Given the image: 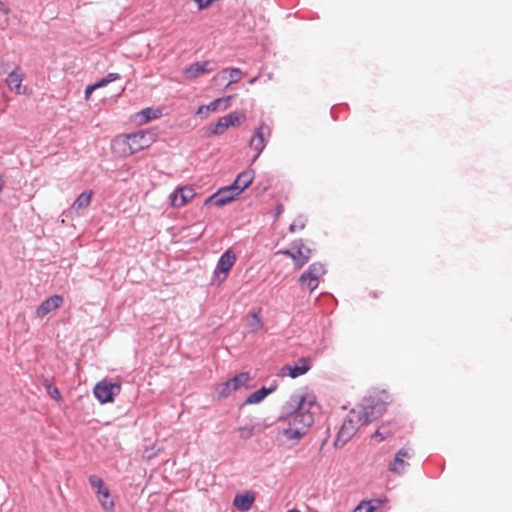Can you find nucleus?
Masks as SVG:
<instances>
[{
    "label": "nucleus",
    "mask_w": 512,
    "mask_h": 512,
    "mask_svg": "<svg viewBox=\"0 0 512 512\" xmlns=\"http://www.w3.org/2000/svg\"><path fill=\"white\" fill-rule=\"evenodd\" d=\"M308 390L307 387L304 388ZM314 392H294L282 405L276 422H288L279 433L294 443L301 441L314 423V409H319Z\"/></svg>",
    "instance_id": "nucleus-1"
},
{
    "label": "nucleus",
    "mask_w": 512,
    "mask_h": 512,
    "mask_svg": "<svg viewBox=\"0 0 512 512\" xmlns=\"http://www.w3.org/2000/svg\"><path fill=\"white\" fill-rule=\"evenodd\" d=\"M392 402L390 393L385 389H373L364 398L362 410L358 414V420L363 425H368L382 416L387 406Z\"/></svg>",
    "instance_id": "nucleus-2"
},
{
    "label": "nucleus",
    "mask_w": 512,
    "mask_h": 512,
    "mask_svg": "<svg viewBox=\"0 0 512 512\" xmlns=\"http://www.w3.org/2000/svg\"><path fill=\"white\" fill-rule=\"evenodd\" d=\"M124 138L123 143L128 148V155H134L146 148H149L156 138V133L152 129H141L136 132L124 133L121 135Z\"/></svg>",
    "instance_id": "nucleus-3"
},
{
    "label": "nucleus",
    "mask_w": 512,
    "mask_h": 512,
    "mask_svg": "<svg viewBox=\"0 0 512 512\" xmlns=\"http://www.w3.org/2000/svg\"><path fill=\"white\" fill-rule=\"evenodd\" d=\"M276 254L290 258L294 264L295 269L299 270L309 262L313 251L310 247L304 245L302 238H298L293 240L289 247L280 249L276 252Z\"/></svg>",
    "instance_id": "nucleus-4"
},
{
    "label": "nucleus",
    "mask_w": 512,
    "mask_h": 512,
    "mask_svg": "<svg viewBox=\"0 0 512 512\" xmlns=\"http://www.w3.org/2000/svg\"><path fill=\"white\" fill-rule=\"evenodd\" d=\"M121 388V383L104 378L94 385L92 393L101 405H105L114 402L120 394Z\"/></svg>",
    "instance_id": "nucleus-5"
},
{
    "label": "nucleus",
    "mask_w": 512,
    "mask_h": 512,
    "mask_svg": "<svg viewBox=\"0 0 512 512\" xmlns=\"http://www.w3.org/2000/svg\"><path fill=\"white\" fill-rule=\"evenodd\" d=\"M251 379L249 372H239L228 378L222 383L221 388L218 390L217 395L214 396V400H221L228 398L232 392L240 390L242 387L249 390L253 386L248 384Z\"/></svg>",
    "instance_id": "nucleus-6"
},
{
    "label": "nucleus",
    "mask_w": 512,
    "mask_h": 512,
    "mask_svg": "<svg viewBox=\"0 0 512 512\" xmlns=\"http://www.w3.org/2000/svg\"><path fill=\"white\" fill-rule=\"evenodd\" d=\"M237 261V255L232 247L227 248L218 258L212 279L215 283H223L230 274L231 269Z\"/></svg>",
    "instance_id": "nucleus-7"
},
{
    "label": "nucleus",
    "mask_w": 512,
    "mask_h": 512,
    "mask_svg": "<svg viewBox=\"0 0 512 512\" xmlns=\"http://www.w3.org/2000/svg\"><path fill=\"white\" fill-rule=\"evenodd\" d=\"M88 482L90 486L93 488L100 506L105 511H114L115 502L112 499L111 491L107 487L104 480L100 476L92 474L88 477Z\"/></svg>",
    "instance_id": "nucleus-8"
},
{
    "label": "nucleus",
    "mask_w": 512,
    "mask_h": 512,
    "mask_svg": "<svg viewBox=\"0 0 512 512\" xmlns=\"http://www.w3.org/2000/svg\"><path fill=\"white\" fill-rule=\"evenodd\" d=\"M327 272L322 262L316 261L311 263L308 268L299 276L300 285H306L309 292H314L319 285V279Z\"/></svg>",
    "instance_id": "nucleus-9"
},
{
    "label": "nucleus",
    "mask_w": 512,
    "mask_h": 512,
    "mask_svg": "<svg viewBox=\"0 0 512 512\" xmlns=\"http://www.w3.org/2000/svg\"><path fill=\"white\" fill-rule=\"evenodd\" d=\"M195 196L196 192L192 185H178L168 195V204L179 209L186 206Z\"/></svg>",
    "instance_id": "nucleus-10"
},
{
    "label": "nucleus",
    "mask_w": 512,
    "mask_h": 512,
    "mask_svg": "<svg viewBox=\"0 0 512 512\" xmlns=\"http://www.w3.org/2000/svg\"><path fill=\"white\" fill-rule=\"evenodd\" d=\"M357 430L358 427L356 425V422L350 415H347L336 433L333 442V447L335 449L343 448L355 435Z\"/></svg>",
    "instance_id": "nucleus-11"
},
{
    "label": "nucleus",
    "mask_w": 512,
    "mask_h": 512,
    "mask_svg": "<svg viewBox=\"0 0 512 512\" xmlns=\"http://www.w3.org/2000/svg\"><path fill=\"white\" fill-rule=\"evenodd\" d=\"M271 132L270 126L261 121L258 126L255 127L248 141V146L252 147L255 152L263 153L268 144Z\"/></svg>",
    "instance_id": "nucleus-12"
},
{
    "label": "nucleus",
    "mask_w": 512,
    "mask_h": 512,
    "mask_svg": "<svg viewBox=\"0 0 512 512\" xmlns=\"http://www.w3.org/2000/svg\"><path fill=\"white\" fill-rule=\"evenodd\" d=\"M312 368V360L310 357H300L292 364H285L280 369L281 376H287L292 379H296L302 375H305Z\"/></svg>",
    "instance_id": "nucleus-13"
},
{
    "label": "nucleus",
    "mask_w": 512,
    "mask_h": 512,
    "mask_svg": "<svg viewBox=\"0 0 512 512\" xmlns=\"http://www.w3.org/2000/svg\"><path fill=\"white\" fill-rule=\"evenodd\" d=\"M216 67L214 60L195 61L183 69L182 75L186 80H194L201 75L212 73Z\"/></svg>",
    "instance_id": "nucleus-14"
},
{
    "label": "nucleus",
    "mask_w": 512,
    "mask_h": 512,
    "mask_svg": "<svg viewBox=\"0 0 512 512\" xmlns=\"http://www.w3.org/2000/svg\"><path fill=\"white\" fill-rule=\"evenodd\" d=\"M414 454V450L407 445L400 448L396 451L392 461L389 463L388 471L396 475H402L405 472L406 467L410 466V464L405 461V458L412 459Z\"/></svg>",
    "instance_id": "nucleus-15"
},
{
    "label": "nucleus",
    "mask_w": 512,
    "mask_h": 512,
    "mask_svg": "<svg viewBox=\"0 0 512 512\" xmlns=\"http://www.w3.org/2000/svg\"><path fill=\"white\" fill-rule=\"evenodd\" d=\"M25 73L22 71L19 65H15L14 68L8 72L5 78V83L9 89L18 95H27L29 93L28 87L22 85L25 79Z\"/></svg>",
    "instance_id": "nucleus-16"
},
{
    "label": "nucleus",
    "mask_w": 512,
    "mask_h": 512,
    "mask_svg": "<svg viewBox=\"0 0 512 512\" xmlns=\"http://www.w3.org/2000/svg\"><path fill=\"white\" fill-rule=\"evenodd\" d=\"M256 495V492L253 490L237 492L233 498L232 505L238 512H248L255 502Z\"/></svg>",
    "instance_id": "nucleus-17"
},
{
    "label": "nucleus",
    "mask_w": 512,
    "mask_h": 512,
    "mask_svg": "<svg viewBox=\"0 0 512 512\" xmlns=\"http://www.w3.org/2000/svg\"><path fill=\"white\" fill-rule=\"evenodd\" d=\"M63 300V296L57 293L45 298L36 308V317L43 318L50 312L58 309L62 305Z\"/></svg>",
    "instance_id": "nucleus-18"
},
{
    "label": "nucleus",
    "mask_w": 512,
    "mask_h": 512,
    "mask_svg": "<svg viewBox=\"0 0 512 512\" xmlns=\"http://www.w3.org/2000/svg\"><path fill=\"white\" fill-rule=\"evenodd\" d=\"M215 194L218 200L217 207L219 208L232 203L241 195L230 183L219 187Z\"/></svg>",
    "instance_id": "nucleus-19"
},
{
    "label": "nucleus",
    "mask_w": 512,
    "mask_h": 512,
    "mask_svg": "<svg viewBox=\"0 0 512 512\" xmlns=\"http://www.w3.org/2000/svg\"><path fill=\"white\" fill-rule=\"evenodd\" d=\"M163 107L149 106L138 111L133 120L140 125L147 124L153 120L159 119L163 116Z\"/></svg>",
    "instance_id": "nucleus-20"
},
{
    "label": "nucleus",
    "mask_w": 512,
    "mask_h": 512,
    "mask_svg": "<svg viewBox=\"0 0 512 512\" xmlns=\"http://www.w3.org/2000/svg\"><path fill=\"white\" fill-rule=\"evenodd\" d=\"M255 178V170L250 166L239 172L234 180L230 183L234 188L242 194L253 182Z\"/></svg>",
    "instance_id": "nucleus-21"
},
{
    "label": "nucleus",
    "mask_w": 512,
    "mask_h": 512,
    "mask_svg": "<svg viewBox=\"0 0 512 512\" xmlns=\"http://www.w3.org/2000/svg\"><path fill=\"white\" fill-rule=\"evenodd\" d=\"M243 76V71L238 67H226L223 68L217 75L213 77L214 80L221 78L222 80H228L225 87L230 86L233 83L238 82Z\"/></svg>",
    "instance_id": "nucleus-22"
},
{
    "label": "nucleus",
    "mask_w": 512,
    "mask_h": 512,
    "mask_svg": "<svg viewBox=\"0 0 512 512\" xmlns=\"http://www.w3.org/2000/svg\"><path fill=\"white\" fill-rule=\"evenodd\" d=\"M387 502L388 498L386 496L362 499L355 507V511L365 510V512H375L377 509L382 507Z\"/></svg>",
    "instance_id": "nucleus-23"
},
{
    "label": "nucleus",
    "mask_w": 512,
    "mask_h": 512,
    "mask_svg": "<svg viewBox=\"0 0 512 512\" xmlns=\"http://www.w3.org/2000/svg\"><path fill=\"white\" fill-rule=\"evenodd\" d=\"M221 118L226 126V129L238 127L247 119L246 114L238 110L231 111Z\"/></svg>",
    "instance_id": "nucleus-24"
},
{
    "label": "nucleus",
    "mask_w": 512,
    "mask_h": 512,
    "mask_svg": "<svg viewBox=\"0 0 512 512\" xmlns=\"http://www.w3.org/2000/svg\"><path fill=\"white\" fill-rule=\"evenodd\" d=\"M93 195H94L93 190H91V189L84 190L73 201L71 208L74 209L75 211H77L78 213L80 211H83L91 204Z\"/></svg>",
    "instance_id": "nucleus-25"
},
{
    "label": "nucleus",
    "mask_w": 512,
    "mask_h": 512,
    "mask_svg": "<svg viewBox=\"0 0 512 512\" xmlns=\"http://www.w3.org/2000/svg\"><path fill=\"white\" fill-rule=\"evenodd\" d=\"M41 384L45 389L47 395L57 403L64 401L60 389L47 377H42Z\"/></svg>",
    "instance_id": "nucleus-26"
},
{
    "label": "nucleus",
    "mask_w": 512,
    "mask_h": 512,
    "mask_svg": "<svg viewBox=\"0 0 512 512\" xmlns=\"http://www.w3.org/2000/svg\"><path fill=\"white\" fill-rule=\"evenodd\" d=\"M268 396L269 395L267 393L266 386L262 385L260 388H258L257 390L253 391L252 393H250L245 398V400L241 404V407H244V406H247V405H257V404H260Z\"/></svg>",
    "instance_id": "nucleus-27"
},
{
    "label": "nucleus",
    "mask_w": 512,
    "mask_h": 512,
    "mask_svg": "<svg viewBox=\"0 0 512 512\" xmlns=\"http://www.w3.org/2000/svg\"><path fill=\"white\" fill-rule=\"evenodd\" d=\"M226 130V126L220 117L216 122L211 123L204 128L203 136L204 138L209 139L222 135Z\"/></svg>",
    "instance_id": "nucleus-28"
},
{
    "label": "nucleus",
    "mask_w": 512,
    "mask_h": 512,
    "mask_svg": "<svg viewBox=\"0 0 512 512\" xmlns=\"http://www.w3.org/2000/svg\"><path fill=\"white\" fill-rule=\"evenodd\" d=\"M237 432H239V437L242 440H248L256 434L262 432V427L259 422H256L252 425H244L237 428Z\"/></svg>",
    "instance_id": "nucleus-29"
},
{
    "label": "nucleus",
    "mask_w": 512,
    "mask_h": 512,
    "mask_svg": "<svg viewBox=\"0 0 512 512\" xmlns=\"http://www.w3.org/2000/svg\"><path fill=\"white\" fill-rule=\"evenodd\" d=\"M122 76L119 73L116 72H110L107 75L97 79L94 84L97 86V88H103L109 85L112 82H115L117 80H120Z\"/></svg>",
    "instance_id": "nucleus-30"
},
{
    "label": "nucleus",
    "mask_w": 512,
    "mask_h": 512,
    "mask_svg": "<svg viewBox=\"0 0 512 512\" xmlns=\"http://www.w3.org/2000/svg\"><path fill=\"white\" fill-rule=\"evenodd\" d=\"M307 222V217L303 214H300L297 216L294 222L288 226V231L290 233H295L297 230H303L306 227Z\"/></svg>",
    "instance_id": "nucleus-31"
},
{
    "label": "nucleus",
    "mask_w": 512,
    "mask_h": 512,
    "mask_svg": "<svg viewBox=\"0 0 512 512\" xmlns=\"http://www.w3.org/2000/svg\"><path fill=\"white\" fill-rule=\"evenodd\" d=\"M378 428H380L387 437L394 434V432L398 429V423L396 420H388L383 422Z\"/></svg>",
    "instance_id": "nucleus-32"
},
{
    "label": "nucleus",
    "mask_w": 512,
    "mask_h": 512,
    "mask_svg": "<svg viewBox=\"0 0 512 512\" xmlns=\"http://www.w3.org/2000/svg\"><path fill=\"white\" fill-rule=\"evenodd\" d=\"M261 308L253 309L250 311L251 321L249 323L250 326H255L257 328H263L264 324L260 317Z\"/></svg>",
    "instance_id": "nucleus-33"
},
{
    "label": "nucleus",
    "mask_w": 512,
    "mask_h": 512,
    "mask_svg": "<svg viewBox=\"0 0 512 512\" xmlns=\"http://www.w3.org/2000/svg\"><path fill=\"white\" fill-rule=\"evenodd\" d=\"M344 109H348V105L346 103H339V104H335L331 107L330 109V115L331 117L334 119V120H339L340 117L338 116L337 112L338 110H344Z\"/></svg>",
    "instance_id": "nucleus-34"
},
{
    "label": "nucleus",
    "mask_w": 512,
    "mask_h": 512,
    "mask_svg": "<svg viewBox=\"0 0 512 512\" xmlns=\"http://www.w3.org/2000/svg\"><path fill=\"white\" fill-rule=\"evenodd\" d=\"M236 97V94H230V95H224V96H221V97H218L221 104H223V107L221 108V110H227L230 106V103H231V100L234 99Z\"/></svg>",
    "instance_id": "nucleus-35"
},
{
    "label": "nucleus",
    "mask_w": 512,
    "mask_h": 512,
    "mask_svg": "<svg viewBox=\"0 0 512 512\" xmlns=\"http://www.w3.org/2000/svg\"><path fill=\"white\" fill-rule=\"evenodd\" d=\"M207 108V104L198 106L195 111V115L201 118L207 117L211 113L210 110Z\"/></svg>",
    "instance_id": "nucleus-36"
},
{
    "label": "nucleus",
    "mask_w": 512,
    "mask_h": 512,
    "mask_svg": "<svg viewBox=\"0 0 512 512\" xmlns=\"http://www.w3.org/2000/svg\"><path fill=\"white\" fill-rule=\"evenodd\" d=\"M387 438H388L387 435H385L384 432L380 428H377L374 431V433L371 435V439H374L377 442H383Z\"/></svg>",
    "instance_id": "nucleus-37"
},
{
    "label": "nucleus",
    "mask_w": 512,
    "mask_h": 512,
    "mask_svg": "<svg viewBox=\"0 0 512 512\" xmlns=\"http://www.w3.org/2000/svg\"><path fill=\"white\" fill-rule=\"evenodd\" d=\"M97 86L93 83H90L88 84L86 87H85V90H84V99L85 100H89L91 98V95L93 94V92L95 90H97Z\"/></svg>",
    "instance_id": "nucleus-38"
},
{
    "label": "nucleus",
    "mask_w": 512,
    "mask_h": 512,
    "mask_svg": "<svg viewBox=\"0 0 512 512\" xmlns=\"http://www.w3.org/2000/svg\"><path fill=\"white\" fill-rule=\"evenodd\" d=\"M221 105L222 104H221L219 98H215L210 103L207 104V107H208L207 109H209L210 112L212 113V112L219 110Z\"/></svg>",
    "instance_id": "nucleus-39"
},
{
    "label": "nucleus",
    "mask_w": 512,
    "mask_h": 512,
    "mask_svg": "<svg viewBox=\"0 0 512 512\" xmlns=\"http://www.w3.org/2000/svg\"><path fill=\"white\" fill-rule=\"evenodd\" d=\"M217 203H218V200H217V197H216V194L215 192H213L212 194H210L209 196H207L204 200V205L205 206H210V205H214L217 207Z\"/></svg>",
    "instance_id": "nucleus-40"
},
{
    "label": "nucleus",
    "mask_w": 512,
    "mask_h": 512,
    "mask_svg": "<svg viewBox=\"0 0 512 512\" xmlns=\"http://www.w3.org/2000/svg\"><path fill=\"white\" fill-rule=\"evenodd\" d=\"M283 212H284V206H283V204L278 203V204L275 206L274 213H273V218H274V219H277L278 217H280V215H281Z\"/></svg>",
    "instance_id": "nucleus-41"
},
{
    "label": "nucleus",
    "mask_w": 512,
    "mask_h": 512,
    "mask_svg": "<svg viewBox=\"0 0 512 512\" xmlns=\"http://www.w3.org/2000/svg\"><path fill=\"white\" fill-rule=\"evenodd\" d=\"M268 188H269L268 184H262V183H257L255 186V190L258 195L266 192L268 190Z\"/></svg>",
    "instance_id": "nucleus-42"
},
{
    "label": "nucleus",
    "mask_w": 512,
    "mask_h": 512,
    "mask_svg": "<svg viewBox=\"0 0 512 512\" xmlns=\"http://www.w3.org/2000/svg\"><path fill=\"white\" fill-rule=\"evenodd\" d=\"M278 388V381L277 380H273L269 386H266V390H267V393L268 395L274 393Z\"/></svg>",
    "instance_id": "nucleus-43"
},
{
    "label": "nucleus",
    "mask_w": 512,
    "mask_h": 512,
    "mask_svg": "<svg viewBox=\"0 0 512 512\" xmlns=\"http://www.w3.org/2000/svg\"><path fill=\"white\" fill-rule=\"evenodd\" d=\"M0 12H2L4 15H8L10 12V9L5 6L2 0H0Z\"/></svg>",
    "instance_id": "nucleus-44"
},
{
    "label": "nucleus",
    "mask_w": 512,
    "mask_h": 512,
    "mask_svg": "<svg viewBox=\"0 0 512 512\" xmlns=\"http://www.w3.org/2000/svg\"><path fill=\"white\" fill-rule=\"evenodd\" d=\"M261 154H262V153L255 152V155H254V156L252 157V159H251L250 166H251V165H253V164L257 161V159L260 157V155H261Z\"/></svg>",
    "instance_id": "nucleus-45"
},
{
    "label": "nucleus",
    "mask_w": 512,
    "mask_h": 512,
    "mask_svg": "<svg viewBox=\"0 0 512 512\" xmlns=\"http://www.w3.org/2000/svg\"><path fill=\"white\" fill-rule=\"evenodd\" d=\"M369 296H370L371 298H378V292H377V291H375V290H371V291L369 292Z\"/></svg>",
    "instance_id": "nucleus-46"
},
{
    "label": "nucleus",
    "mask_w": 512,
    "mask_h": 512,
    "mask_svg": "<svg viewBox=\"0 0 512 512\" xmlns=\"http://www.w3.org/2000/svg\"><path fill=\"white\" fill-rule=\"evenodd\" d=\"M258 80V76L252 77L248 80L249 84H254Z\"/></svg>",
    "instance_id": "nucleus-47"
},
{
    "label": "nucleus",
    "mask_w": 512,
    "mask_h": 512,
    "mask_svg": "<svg viewBox=\"0 0 512 512\" xmlns=\"http://www.w3.org/2000/svg\"><path fill=\"white\" fill-rule=\"evenodd\" d=\"M3 187H4V180H3L2 176L0 175V193L3 190Z\"/></svg>",
    "instance_id": "nucleus-48"
},
{
    "label": "nucleus",
    "mask_w": 512,
    "mask_h": 512,
    "mask_svg": "<svg viewBox=\"0 0 512 512\" xmlns=\"http://www.w3.org/2000/svg\"><path fill=\"white\" fill-rule=\"evenodd\" d=\"M327 440H328V436L325 437L322 442H321V446H320V450L324 447V445L327 443Z\"/></svg>",
    "instance_id": "nucleus-49"
},
{
    "label": "nucleus",
    "mask_w": 512,
    "mask_h": 512,
    "mask_svg": "<svg viewBox=\"0 0 512 512\" xmlns=\"http://www.w3.org/2000/svg\"><path fill=\"white\" fill-rule=\"evenodd\" d=\"M287 512H301L298 508L294 507L291 509H288Z\"/></svg>",
    "instance_id": "nucleus-50"
},
{
    "label": "nucleus",
    "mask_w": 512,
    "mask_h": 512,
    "mask_svg": "<svg viewBox=\"0 0 512 512\" xmlns=\"http://www.w3.org/2000/svg\"><path fill=\"white\" fill-rule=\"evenodd\" d=\"M271 424H264L263 428H269Z\"/></svg>",
    "instance_id": "nucleus-51"
},
{
    "label": "nucleus",
    "mask_w": 512,
    "mask_h": 512,
    "mask_svg": "<svg viewBox=\"0 0 512 512\" xmlns=\"http://www.w3.org/2000/svg\"><path fill=\"white\" fill-rule=\"evenodd\" d=\"M156 453L149 455L147 458L151 459L153 456H155Z\"/></svg>",
    "instance_id": "nucleus-52"
}]
</instances>
